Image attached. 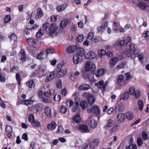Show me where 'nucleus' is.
I'll list each match as a JSON object with an SVG mask.
<instances>
[{
  "label": "nucleus",
  "instance_id": "1",
  "mask_svg": "<svg viewBox=\"0 0 149 149\" xmlns=\"http://www.w3.org/2000/svg\"><path fill=\"white\" fill-rule=\"evenodd\" d=\"M58 29V26L55 23H52L50 25L48 34L50 37L53 38L54 36H56L58 34L57 31Z\"/></svg>",
  "mask_w": 149,
  "mask_h": 149
},
{
  "label": "nucleus",
  "instance_id": "2",
  "mask_svg": "<svg viewBox=\"0 0 149 149\" xmlns=\"http://www.w3.org/2000/svg\"><path fill=\"white\" fill-rule=\"evenodd\" d=\"M87 111L90 113L93 112L97 117L98 120L100 119L101 112L100 109L98 106L93 105L91 108L88 109Z\"/></svg>",
  "mask_w": 149,
  "mask_h": 149
},
{
  "label": "nucleus",
  "instance_id": "3",
  "mask_svg": "<svg viewBox=\"0 0 149 149\" xmlns=\"http://www.w3.org/2000/svg\"><path fill=\"white\" fill-rule=\"evenodd\" d=\"M138 6L141 10L144 11H149V6L144 2H139L138 4Z\"/></svg>",
  "mask_w": 149,
  "mask_h": 149
},
{
  "label": "nucleus",
  "instance_id": "4",
  "mask_svg": "<svg viewBox=\"0 0 149 149\" xmlns=\"http://www.w3.org/2000/svg\"><path fill=\"white\" fill-rule=\"evenodd\" d=\"M95 85L97 86L99 88L101 89L103 93L105 91V86L104 85V81L103 80H101L97 82L95 84Z\"/></svg>",
  "mask_w": 149,
  "mask_h": 149
},
{
  "label": "nucleus",
  "instance_id": "5",
  "mask_svg": "<svg viewBox=\"0 0 149 149\" xmlns=\"http://www.w3.org/2000/svg\"><path fill=\"white\" fill-rule=\"evenodd\" d=\"M67 73L65 69L62 70H58L57 72L55 73V76L57 78H60L63 77Z\"/></svg>",
  "mask_w": 149,
  "mask_h": 149
},
{
  "label": "nucleus",
  "instance_id": "6",
  "mask_svg": "<svg viewBox=\"0 0 149 149\" xmlns=\"http://www.w3.org/2000/svg\"><path fill=\"white\" fill-rule=\"evenodd\" d=\"M117 82L118 84L121 86H124L127 83L124 79V76L122 75H119L117 78Z\"/></svg>",
  "mask_w": 149,
  "mask_h": 149
},
{
  "label": "nucleus",
  "instance_id": "7",
  "mask_svg": "<svg viewBox=\"0 0 149 149\" xmlns=\"http://www.w3.org/2000/svg\"><path fill=\"white\" fill-rule=\"evenodd\" d=\"M44 113L48 118H52V116L51 113V109L49 106H46L45 107Z\"/></svg>",
  "mask_w": 149,
  "mask_h": 149
},
{
  "label": "nucleus",
  "instance_id": "8",
  "mask_svg": "<svg viewBox=\"0 0 149 149\" xmlns=\"http://www.w3.org/2000/svg\"><path fill=\"white\" fill-rule=\"evenodd\" d=\"M31 97L28 100H21L22 104L27 106H29L32 104L34 102V101L31 100Z\"/></svg>",
  "mask_w": 149,
  "mask_h": 149
},
{
  "label": "nucleus",
  "instance_id": "9",
  "mask_svg": "<svg viewBox=\"0 0 149 149\" xmlns=\"http://www.w3.org/2000/svg\"><path fill=\"white\" fill-rule=\"evenodd\" d=\"M96 54L93 52L90 51L87 53L85 55V57L86 59H91L96 57Z\"/></svg>",
  "mask_w": 149,
  "mask_h": 149
},
{
  "label": "nucleus",
  "instance_id": "10",
  "mask_svg": "<svg viewBox=\"0 0 149 149\" xmlns=\"http://www.w3.org/2000/svg\"><path fill=\"white\" fill-rule=\"evenodd\" d=\"M47 57L45 51H42L40 52L37 54L36 56V58L40 60H42Z\"/></svg>",
  "mask_w": 149,
  "mask_h": 149
},
{
  "label": "nucleus",
  "instance_id": "11",
  "mask_svg": "<svg viewBox=\"0 0 149 149\" xmlns=\"http://www.w3.org/2000/svg\"><path fill=\"white\" fill-rule=\"evenodd\" d=\"M119 60V58L117 57H113L111 58L109 61V63L110 65L114 66Z\"/></svg>",
  "mask_w": 149,
  "mask_h": 149
},
{
  "label": "nucleus",
  "instance_id": "12",
  "mask_svg": "<svg viewBox=\"0 0 149 149\" xmlns=\"http://www.w3.org/2000/svg\"><path fill=\"white\" fill-rule=\"evenodd\" d=\"M77 49V46L75 45L69 46L66 49V52L68 53H73Z\"/></svg>",
  "mask_w": 149,
  "mask_h": 149
},
{
  "label": "nucleus",
  "instance_id": "13",
  "mask_svg": "<svg viewBox=\"0 0 149 149\" xmlns=\"http://www.w3.org/2000/svg\"><path fill=\"white\" fill-rule=\"evenodd\" d=\"M55 71H54L51 72L49 75L47 77L45 78V81L46 82H48L52 80L55 77Z\"/></svg>",
  "mask_w": 149,
  "mask_h": 149
},
{
  "label": "nucleus",
  "instance_id": "14",
  "mask_svg": "<svg viewBox=\"0 0 149 149\" xmlns=\"http://www.w3.org/2000/svg\"><path fill=\"white\" fill-rule=\"evenodd\" d=\"M89 127L91 128H95L97 125V121L94 119H92L90 120L88 123Z\"/></svg>",
  "mask_w": 149,
  "mask_h": 149
},
{
  "label": "nucleus",
  "instance_id": "15",
  "mask_svg": "<svg viewBox=\"0 0 149 149\" xmlns=\"http://www.w3.org/2000/svg\"><path fill=\"white\" fill-rule=\"evenodd\" d=\"M99 142V140L98 139H94L91 143L90 147L94 148L96 146H98Z\"/></svg>",
  "mask_w": 149,
  "mask_h": 149
},
{
  "label": "nucleus",
  "instance_id": "16",
  "mask_svg": "<svg viewBox=\"0 0 149 149\" xmlns=\"http://www.w3.org/2000/svg\"><path fill=\"white\" fill-rule=\"evenodd\" d=\"M90 88V85L86 84H83L81 85L78 88L80 91H86Z\"/></svg>",
  "mask_w": 149,
  "mask_h": 149
},
{
  "label": "nucleus",
  "instance_id": "17",
  "mask_svg": "<svg viewBox=\"0 0 149 149\" xmlns=\"http://www.w3.org/2000/svg\"><path fill=\"white\" fill-rule=\"evenodd\" d=\"M125 115L123 113H119L117 116V118L119 123L123 122L125 119Z\"/></svg>",
  "mask_w": 149,
  "mask_h": 149
},
{
  "label": "nucleus",
  "instance_id": "18",
  "mask_svg": "<svg viewBox=\"0 0 149 149\" xmlns=\"http://www.w3.org/2000/svg\"><path fill=\"white\" fill-rule=\"evenodd\" d=\"M76 50L77 53V55H78L81 57H82L84 55L85 51L83 48L81 47L77 48Z\"/></svg>",
  "mask_w": 149,
  "mask_h": 149
},
{
  "label": "nucleus",
  "instance_id": "19",
  "mask_svg": "<svg viewBox=\"0 0 149 149\" xmlns=\"http://www.w3.org/2000/svg\"><path fill=\"white\" fill-rule=\"evenodd\" d=\"M79 129L83 133H87L89 132L88 126L85 125H81L79 127Z\"/></svg>",
  "mask_w": 149,
  "mask_h": 149
},
{
  "label": "nucleus",
  "instance_id": "20",
  "mask_svg": "<svg viewBox=\"0 0 149 149\" xmlns=\"http://www.w3.org/2000/svg\"><path fill=\"white\" fill-rule=\"evenodd\" d=\"M55 92L53 90H49L48 91H44V95L47 97H49L54 94Z\"/></svg>",
  "mask_w": 149,
  "mask_h": 149
},
{
  "label": "nucleus",
  "instance_id": "21",
  "mask_svg": "<svg viewBox=\"0 0 149 149\" xmlns=\"http://www.w3.org/2000/svg\"><path fill=\"white\" fill-rule=\"evenodd\" d=\"M105 69L100 68L97 71V73H95V74L97 77H99L102 76L105 72Z\"/></svg>",
  "mask_w": 149,
  "mask_h": 149
},
{
  "label": "nucleus",
  "instance_id": "22",
  "mask_svg": "<svg viewBox=\"0 0 149 149\" xmlns=\"http://www.w3.org/2000/svg\"><path fill=\"white\" fill-rule=\"evenodd\" d=\"M57 126L56 124L54 122H52L50 124L47 125V128L49 130H53Z\"/></svg>",
  "mask_w": 149,
  "mask_h": 149
},
{
  "label": "nucleus",
  "instance_id": "23",
  "mask_svg": "<svg viewBox=\"0 0 149 149\" xmlns=\"http://www.w3.org/2000/svg\"><path fill=\"white\" fill-rule=\"evenodd\" d=\"M68 6L67 4L64 3L61 5L58 6L56 7V9L59 12H62Z\"/></svg>",
  "mask_w": 149,
  "mask_h": 149
},
{
  "label": "nucleus",
  "instance_id": "24",
  "mask_svg": "<svg viewBox=\"0 0 149 149\" xmlns=\"http://www.w3.org/2000/svg\"><path fill=\"white\" fill-rule=\"evenodd\" d=\"M26 84L27 86L30 88H34L35 86L34 80L32 79L26 83Z\"/></svg>",
  "mask_w": 149,
  "mask_h": 149
},
{
  "label": "nucleus",
  "instance_id": "25",
  "mask_svg": "<svg viewBox=\"0 0 149 149\" xmlns=\"http://www.w3.org/2000/svg\"><path fill=\"white\" fill-rule=\"evenodd\" d=\"M130 47L132 52L136 53L139 52V51H137L136 48V45H135L134 44H131L130 45Z\"/></svg>",
  "mask_w": 149,
  "mask_h": 149
},
{
  "label": "nucleus",
  "instance_id": "26",
  "mask_svg": "<svg viewBox=\"0 0 149 149\" xmlns=\"http://www.w3.org/2000/svg\"><path fill=\"white\" fill-rule=\"evenodd\" d=\"M33 108L37 112H39L41 111L42 109V105L39 103L36 104L33 107Z\"/></svg>",
  "mask_w": 149,
  "mask_h": 149
},
{
  "label": "nucleus",
  "instance_id": "27",
  "mask_svg": "<svg viewBox=\"0 0 149 149\" xmlns=\"http://www.w3.org/2000/svg\"><path fill=\"white\" fill-rule=\"evenodd\" d=\"M73 61L74 63L75 64H77L79 63L80 57L79 56L76 54L74 55L73 58Z\"/></svg>",
  "mask_w": 149,
  "mask_h": 149
},
{
  "label": "nucleus",
  "instance_id": "28",
  "mask_svg": "<svg viewBox=\"0 0 149 149\" xmlns=\"http://www.w3.org/2000/svg\"><path fill=\"white\" fill-rule=\"evenodd\" d=\"M129 98V93L127 91L123 93V94L121 95L120 100H127Z\"/></svg>",
  "mask_w": 149,
  "mask_h": 149
},
{
  "label": "nucleus",
  "instance_id": "29",
  "mask_svg": "<svg viewBox=\"0 0 149 149\" xmlns=\"http://www.w3.org/2000/svg\"><path fill=\"white\" fill-rule=\"evenodd\" d=\"M68 23V19H63L61 21L60 25V27L61 28H64L67 25Z\"/></svg>",
  "mask_w": 149,
  "mask_h": 149
},
{
  "label": "nucleus",
  "instance_id": "30",
  "mask_svg": "<svg viewBox=\"0 0 149 149\" xmlns=\"http://www.w3.org/2000/svg\"><path fill=\"white\" fill-rule=\"evenodd\" d=\"M44 31L42 29H40L37 32L36 36V38H39L43 36L44 33Z\"/></svg>",
  "mask_w": 149,
  "mask_h": 149
},
{
  "label": "nucleus",
  "instance_id": "31",
  "mask_svg": "<svg viewBox=\"0 0 149 149\" xmlns=\"http://www.w3.org/2000/svg\"><path fill=\"white\" fill-rule=\"evenodd\" d=\"M126 116L127 118L129 120H133L134 118L133 113L130 111L127 112L126 113Z\"/></svg>",
  "mask_w": 149,
  "mask_h": 149
},
{
  "label": "nucleus",
  "instance_id": "32",
  "mask_svg": "<svg viewBox=\"0 0 149 149\" xmlns=\"http://www.w3.org/2000/svg\"><path fill=\"white\" fill-rule=\"evenodd\" d=\"M27 42L30 45H35L37 43V41L31 38H29L26 39Z\"/></svg>",
  "mask_w": 149,
  "mask_h": 149
},
{
  "label": "nucleus",
  "instance_id": "33",
  "mask_svg": "<svg viewBox=\"0 0 149 149\" xmlns=\"http://www.w3.org/2000/svg\"><path fill=\"white\" fill-rule=\"evenodd\" d=\"M80 106L81 107L82 109H84L87 107V103L85 101H81L80 102Z\"/></svg>",
  "mask_w": 149,
  "mask_h": 149
},
{
  "label": "nucleus",
  "instance_id": "34",
  "mask_svg": "<svg viewBox=\"0 0 149 149\" xmlns=\"http://www.w3.org/2000/svg\"><path fill=\"white\" fill-rule=\"evenodd\" d=\"M74 106L72 109V111L73 112H75L78 109L79 106V103L78 102H75L74 103Z\"/></svg>",
  "mask_w": 149,
  "mask_h": 149
},
{
  "label": "nucleus",
  "instance_id": "35",
  "mask_svg": "<svg viewBox=\"0 0 149 149\" xmlns=\"http://www.w3.org/2000/svg\"><path fill=\"white\" fill-rule=\"evenodd\" d=\"M74 122L76 123H79L81 121V118L79 115L76 114L73 118Z\"/></svg>",
  "mask_w": 149,
  "mask_h": 149
},
{
  "label": "nucleus",
  "instance_id": "36",
  "mask_svg": "<svg viewBox=\"0 0 149 149\" xmlns=\"http://www.w3.org/2000/svg\"><path fill=\"white\" fill-rule=\"evenodd\" d=\"M93 95L89 92H85L82 94V97H83L87 99V100L89 97L92 98Z\"/></svg>",
  "mask_w": 149,
  "mask_h": 149
},
{
  "label": "nucleus",
  "instance_id": "37",
  "mask_svg": "<svg viewBox=\"0 0 149 149\" xmlns=\"http://www.w3.org/2000/svg\"><path fill=\"white\" fill-rule=\"evenodd\" d=\"M138 109L140 111H142L143 107V101L141 100H139L138 101Z\"/></svg>",
  "mask_w": 149,
  "mask_h": 149
},
{
  "label": "nucleus",
  "instance_id": "38",
  "mask_svg": "<svg viewBox=\"0 0 149 149\" xmlns=\"http://www.w3.org/2000/svg\"><path fill=\"white\" fill-rule=\"evenodd\" d=\"M142 36L143 38H145L146 40L149 39V31H145L142 34Z\"/></svg>",
  "mask_w": 149,
  "mask_h": 149
},
{
  "label": "nucleus",
  "instance_id": "39",
  "mask_svg": "<svg viewBox=\"0 0 149 149\" xmlns=\"http://www.w3.org/2000/svg\"><path fill=\"white\" fill-rule=\"evenodd\" d=\"M31 125L33 127H38L40 126V123L37 120H35L32 123Z\"/></svg>",
  "mask_w": 149,
  "mask_h": 149
},
{
  "label": "nucleus",
  "instance_id": "40",
  "mask_svg": "<svg viewBox=\"0 0 149 149\" xmlns=\"http://www.w3.org/2000/svg\"><path fill=\"white\" fill-rule=\"evenodd\" d=\"M98 54L99 55V57L100 58H102L103 56L105 55L106 54L105 50L102 49H100L98 51Z\"/></svg>",
  "mask_w": 149,
  "mask_h": 149
},
{
  "label": "nucleus",
  "instance_id": "41",
  "mask_svg": "<svg viewBox=\"0 0 149 149\" xmlns=\"http://www.w3.org/2000/svg\"><path fill=\"white\" fill-rule=\"evenodd\" d=\"M125 64L123 62H121L119 63V64L116 66V68L117 70L122 69L124 68Z\"/></svg>",
  "mask_w": 149,
  "mask_h": 149
},
{
  "label": "nucleus",
  "instance_id": "42",
  "mask_svg": "<svg viewBox=\"0 0 149 149\" xmlns=\"http://www.w3.org/2000/svg\"><path fill=\"white\" fill-rule=\"evenodd\" d=\"M92 98L89 97L87 100L89 104L91 105L93 104L95 102V98H94L93 95L92 96Z\"/></svg>",
  "mask_w": 149,
  "mask_h": 149
},
{
  "label": "nucleus",
  "instance_id": "43",
  "mask_svg": "<svg viewBox=\"0 0 149 149\" xmlns=\"http://www.w3.org/2000/svg\"><path fill=\"white\" fill-rule=\"evenodd\" d=\"M113 123V121L111 119H109L107 120V126L109 127L112 126Z\"/></svg>",
  "mask_w": 149,
  "mask_h": 149
},
{
  "label": "nucleus",
  "instance_id": "44",
  "mask_svg": "<svg viewBox=\"0 0 149 149\" xmlns=\"http://www.w3.org/2000/svg\"><path fill=\"white\" fill-rule=\"evenodd\" d=\"M11 20V17L10 15H6L4 19V22L5 23H7L10 21Z\"/></svg>",
  "mask_w": 149,
  "mask_h": 149
},
{
  "label": "nucleus",
  "instance_id": "45",
  "mask_svg": "<svg viewBox=\"0 0 149 149\" xmlns=\"http://www.w3.org/2000/svg\"><path fill=\"white\" fill-rule=\"evenodd\" d=\"M16 78L17 81L18 85L19 86H20L21 85V78L20 76V74L19 73H18L16 74Z\"/></svg>",
  "mask_w": 149,
  "mask_h": 149
},
{
  "label": "nucleus",
  "instance_id": "46",
  "mask_svg": "<svg viewBox=\"0 0 149 149\" xmlns=\"http://www.w3.org/2000/svg\"><path fill=\"white\" fill-rule=\"evenodd\" d=\"M142 139L143 140H146L148 139V136L145 131H143L142 132Z\"/></svg>",
  "mask_w": 149,
  "mask_h": 149
},
{
  "label": "nucleus",
  "instance_id": "47",
  "mask_svg": "<svg viewBox=\"0 0 149 149\" xmlns=\"http://www.w3.org/2000/svg\"><path fill=\"white\" fill-rule=\"evenodd\" d=\"M137 143L139 147L141 146L142 145L143 143V141L141 137L138 138L137 140Z\"/></svg>",
  "mask_w": 149,
  "mask_h": 149
},
{
  "label": "nucleus",
  "instance_id": "48",
  "mask_svg": "<svg viewBox=\"0 0 149 149\" xmlns=\"http://www.w3.org/2000/svg\"><path fill=\"white\" fill-rule=\"evenodd\" d=\"M96 69L95 65L94 64H92L91 67V71L92 74H95V71Z\"/></svg>",
  "mask_w": 149,
  "mask_h": 149
},
{
  "label": "nucleus",
  "instance_id": "49",
  "mask_svg": "<svg viewBox=\"0 0 149 149\" xmlns=\"http://www.w3.org/2000/svg\"><path fill=\"white\" fill-rule=\"evenodd\" d=\"M37 14L39 17L41 18L43 15L42 10L40 8H38L37 10Z\"/></svg>",
  "mask_w": 149,
  "mask_h": 149
},
{
  "label": "nucleus",
  "instance_id": "50",
  "mask_svg": "<svg viewBox=\"0 0 149 149\" xmlns=\"http://www.w3.org/2000/svg\"><path fill=\"white\" fill-rule=\"evenodd\" d=\"M44 51L45 52V54L46 55L47 57L48 54H52L55 52L53 49H51L46 50Z\"/></svg>",
  "mask_w": 149,
  "mask_h": 149
},
{
  "label": "nucleus",
  "instance_id": "51",
  "mask_svg": "<svg viewBox=\"0 0 149 149\" xmlns=\"http://www.w3.org/2000/svg\"><path fill=\"white\" fill-rule=\"evenodd\" d=\"M137 146L135 144H132V145H130L129 146H127L126 149H136Z\"/></svg>",
  "mask_w": 149,
  "mask_h": 149
},
{
  "label": "nucleus",
  "instance_id": "52",
  "mask_svg": "<svg viewBox=\"0 0 149 149\" xmlns=\"http://www.w3.org/2000/svg\"><path fill=\"white\" fill-rule=\"evenodd\" d=\"M10 38L11 40H13L15 41L17 40V37L14 33H13L10 36Z\"/></svg>",
  "mask_w": 149,
  "mask_h": 149
},
{
  "label": "nucleus",
  "instance_id": "53",
  "mask_svg": "<svg viewBox=\"0 0 149 149\" xmlns=\"http://www.w3.org/2000/svg\"><path fill=\"white\" fill-rule=\"evenodd\" d=\"M5 130L7 132H13V129L12 127L9 125H7L6 126L5 128Z\"/></svg>",
  "mask_w": 149,
  "mask_h": 149
},
{
  "label": "nucleus",
  "instance_id": "54",
  "mask_svg": "<svg viewBox=\"0 0 149 149\" xmlns=\"http://www.w3.org/2000/svg\"><path fill=\"white\" fill-rule=\"evenodd\" d=\"M125 75L126 77V80H128L132 78V77L131 76V73L130 72H128L125 73Z\"/></svg>",
  "mask_w": 149,
  "mask_h": 149
},
{
  "label": "nucleus",
  "instance_id": "55",
  "mask_svg": "<svg viewBox=\"0 0 149 149\" xmlns=\"http://www.w3.org/2000/svg\"><path fill=\"white\" fill-rule=\"evenodd\" d=\"M49 24L48 22H46L42 24V26L43 28L45 29V31L47 32V29H48V28L49 26Z\"/></svg>",
  "mask_w": 149,
  "mask_h": 149
},
{
  "label": "nucleus",
  "instance_id": "56",
  "mask_svg": "<svg viewBox=\"0 0 149 149\" xmlns=\"http://www.w3.org/2000/svg\"><path fill=\"white\" fill-rule=\"evenodd\" d=\"M84 39V37L83 35H79L76 38V41L79 42H82Z\"/></svg>",
  "mask_w": 149,
  "mask_h": 149
},
{
  "label": "nucleus",
  "instance_id": "57",
  "mask_svg": "<svg viewBox=\"0 0 149 149\" xmlns=\"http://www.w3.org/2000/svg\"><path fill=\"white\" fill-rule=\"evenodd\" d=\"M67 108L66 107L64 106H62L60 109V112L63 113H65L67 110Z\"/></svg>",
  "mask_w": 149,
  "mask_h": 149
},
{
  "label": "nucleus",
  "instance_id": "58",
  "mask_svg": "<svg viewBox=\"0 0 149 149\" xmlns=\"http://www.w3.org/2000/svg\"><path fill=\"white\" fill-rule=\"evenodd\" d=\"M28 119L29 121L31 123V124L35 120L34 119V117L33 114L30 115Z\"/></svg>",
  "mask_w": 149,
  "mask_h": 149
},
{
  "label": "nucleus",
  "instance_id": "59",
  "mask_svg": "<svg viewBox=\"0 0 149 149\" xmlns=\"http://www.w3.org/2000/svg\"><path fill=\"white\" fill-rule=\"evenodd\" d=\"M113 30L115 31V32L118 31V24L116 22H114L113 24Z\"/></svg>",
  "mask_w": 149,
  "mask_h": 149
},
{
  "label": "nucleus",
  "instance_id": "60",
  "mask_svg": "<svg viewBox=\"0 0 149 149\" xmlns=\"http://www.w3.org/2000/svg\"><path fill=\"white\" fill-rule=\"evenodd\" d=\"M140 95V92L139 90L135 91L134 93V95L135 97L136 98H138Z\"/></svg>",
  "mask_w": 149,
  "mask_h": 149
},
{
  "label": "nucleus",
  "instance_id": "61",
  "mask_svg": "<svg viewBox=\"0 0 149 149\" xmlns=\"http://www.w3.org/2000/svg\"><path fill=\"white\" fill-rule=\"evenodd\" d=\"M61 99V97L59 95H56L54 97V101L59 102Z\"/></svg>",
  "mask_w": 149,
  "mask_h": 149
},
{
  "label": "nucleus",
  "instance_id": "62",
  "mask_svg": "<svg viewBox=\"0 0 149 149\" xmlns=\"http://www.w3.org/2000/svg\"><path fill=\"white\" fill-rule=\"evenodd\" d=\"M56 87L57 88H61L62 85L61 81L60 79H58L56 83Z\"/></svg>",
  "mask_w": 149,
  "mask_h": 149
},
{
  "label": "nucleus",
  "instance_id": "63",
  "mask_svg": "<svg viewBox=\"0 0 149 149\" xmlns=\"http://www.w3.org/2000/svg\"><path fill=\"white\" fill-rule=\"evenodd\" d=\"M64 131V129L61 125L58 126V129L56 133H62Z\"/></svg>",
  "mask_w": 149,
  "mask_h": 149
},
{
  "label": "nucleus",
  "instance_id": "64",
  "mask_svg": "<svg viewBox=\"0 0 149 149\" xmlns=\"http://www.w3.org/2000/svg\"><path fill=\"white\" fill-rule=\"evenodd\" d=\"M29 52L30 54L34 56L36 54V50L34 49H31L29 50Z\"/></svg>",
  "mask_w": 149,
  "mask_h": 149
}]
</instances>
